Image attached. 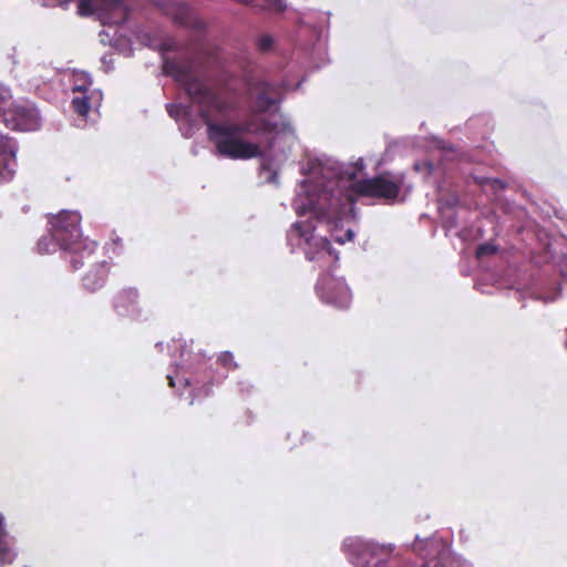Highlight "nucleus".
I'll return each instance as SVG.
<instances>
[{
	"mask_svg": "<svg viewBox=\"0 0 567 567\" xmlns=\"http://www.w3.org/2000/svg\"><path fill=\"white\" fill-rule=\"evenodd\" d=\"M346 206L347 200L340 190L334 193L323 189L319 192L316 199L308 197L307 204L298 206L296 210L298 215L311 212L319 221L336 225L344 215Z\"/></svg>",
	"mask_w": 567,
	"mask_h": 567,
	"instance_id": "3",
	"label": "nucleus"
},
{
	"mask_svg": "<svg viewBox=\"0 0 567 567\" xmlns=\"http://www.w3.org/2000/svg\"><path fill=\"white\" fill-rule=\"evenodd\" d=\"M496 251H497L496 246L486 243V244L480 245L476 248L475 255H476V258L481 259L485 256L494 255V254H496Z\"/></svg>",
	"mask_w": 567,
	"mask_h": 567,
	"instance_id": "17",
	"label": "nucleus"
},
{
	"mask_svg": "<svg viewBox=\"0 0 567 567\" xmlns=\"http://www.w3.org/2000/svg\"><path fill=\"white\" fill-rule=\"evenodd\" d=\"M164 74L172 76L199 107V116L206 125L208 140L216 155L230 159H250L262 155L257 143L244 138L246 135L293 134L290 121L278 113L284 100L279 83L267 80L251 81L247 89L248 113L243 121H217L226 117L239 106L238 94L228 85L212 87L194 73L192 59L164 58Z\"/></svg>",
	"mask_w": 567,
	"mask_h": 567,
	"instance_id": "1",
	"label": "nucleus"
},
{
	"mask_svg": "<svg viewBox=\"0 0 567 567\" xmlns=\"http://www.w3.org/2000/svg\"><path fill=\"white\" fill-rule=\"evenodd\" d=\"M217 362L227 370H235L238 367L234 360L233 353L229 351L221 352L217 359Z\"/></svg>",
	"mask_w": 567,
	"mask_h": 567,
	"instance_id": "16",
	"label": "nucleus"
},
{
	"mask_svg": "<svg viewBox=\"0 0 567 567\" xmlns=\"http://www.w3.org/2000/svg\"><path fill=\"white\" fill-rule=\"evenodd\" d=\"M3 121L7 127L16 131H37L41 125V117L35 105L27 100L12 102L3 111Z\"/></svg>",
	"mask_w": 567,
	"mask_h": 567,
	"instance_id": "8",
	"label": "nucleus"
},
{
	"mask_svg": "<svg viewBox=\"0 0 567 567\" xmlns=\"http://www.w3.org/2000/svg\"><path fill=\"white\" fill-rule=\"evenodd\" d=\"M79 81H82L81 83H75L72 91L73 93H79V94H83V93H87L90 86H91V81L87 80V79H79Z\"/></svg>",
	"mask_w": 567,
	"mask_h": 567,
	"instance_id": "18",
	"label": "nucleus"
},
{
	"mask_svg": "<svg viewBox=\"0 0 567 567\" xmlns=\"http://www.w3.org/2000/svg\"><path fill=\"white\" fill-rule=\"evenodd\" d=\"M343 548L351 563L357 567H385L392 553L391 547L360 539H348Z\"/></svg>",
	"mask_w": 567,
	"mask_h": 567,
	"instance_id": "5",
	"label": "nucleus"
},
{
	"mask_svg": "<svg viewBox=\"0 0 567 567\" xmlns=\"http://www.w3.org/2000/svg\"><path fill=\"white\" fill-rule=\"evenodd\" d=\"M316 226L311 219L297 221L292 225L291 231L305 239V255L308 260L322 261V265H330L338 261V251L333 250L327 237L315 234Z\"/></svg>",
	"mask_w": 567,
	"mask_h": 567,
	"instance_id": "4",
	"label": "nucleus"
},
{
	"mask_svg": "<svg viewBox=\"0 0 567 567\" xmlns=\"http://www.w3.org/2000/svg\"><path fill=\"white\" fill-rule=\"evenodd\" d=\"M163 47H164L165 50H169V51L174 50V48L172 45H168L166 43Z\"/></svg>",
	"mask_w": 567,
	"mask_h": 567,
	"instance_id": "23",
	"label": "nucleus"
},
{
	"mask_svg": "<svg viewBox=\"0 0 567 567\" xmlns=\"http://www.w3.org/2000/svg\"><path fill=\"white\" fill-rule=\"evenodd\" d=\"M113 241H114V244H116V245H117V244L121 241V239H120V238H116V239H113Z\"/></svg>",
	"mask_w": 567,
	"mask_h": 567,
	"instance_id": "24",
	"label": "nucleus"
},
{
	"mask_svg": "<svg viewBox=\"0 0 567 567\" xmlns=\"http://www.w3.org/2000/svg\"><path fill=\"white\" fill-rule=\"evenodd\" d=\"M402 179L393 177L390 173H383L371 178L357 181L352 185L353 192L362 197L395 200L401 192Z\"/></svg>",
	"mask_w": 567,
	"mask_h": 567,
	"instance_id": "6",
	"label": "nucleus"
},
{
	"mask_svg": "<svg viewBox=\"0 0 567 567\" xmlns=\"http://www.w3.org/2000/svg\"><path fill=\"white\" fill-rule=\"evenodd\" d=\"M274 47V38L270 34H261L256 39V48L261 53L271 51Z\"/></svg>",
	"mask_w": 567,
	"mask_h": 567,
	"instance_id": "15",
	"label": "nucleus"
},
{
	"mask_svg": "<svg viewBox=\"0 0 567 567\" xmlns=\"http://www.w3.org/2000/svg\"><path fill=\"white\" fill-rule=\"evenodd\" d=\"M78 13L89 17L99 13L103 24H121L128 17L124 0H80Z\"/></svg>",
	"mask_w": 567,
	"mask_h": 567,
	"instance_id": "7",
	"label": "nucleus"
},
{
	"mask_svg": "<svg viewBox=\"0 0 567 567\" xmlns=\"http://www.w3.org/2000/svg\"><path fill=\"white\" fill-rule=\"evenodd\" d=\"M112 308L121 317L135 320L141 316L140 293L136 288H124L112 298Z\"/></svg>",
	"mask_w": 567,
	"mask_h": 567,
	"instance_id": "11",
	"label": "nucleus"
},
{
	"mask_svg": "<svg viewBox=\"0 0 567 567\" xmlns=\"http://www.w3.org/2000/svg\"><path fill=\"white\" fill-rule=\"evenodd\" d=\"M354 238V233L351 230V229H348L346 233H344V236L342 237H339V236H334L333 239L339 243V244H344L347 241H352Z\"/></svg>",
	"mask_w": 567,
	"mask_h": 567,
	"instance_id": "20",
	"label": "nucleus"
},
{
	"mask_svg": "<svg viewBox=\"0 0 567 567\" xmlns=\"http://www.w3.org/2000/svg\"><path fill=\"white\" fill-rule=\"evenodd\" d=\"M81 217L76 212H61L49 219L50 234L56 245L64 251H70V264L73 270L83 266L79 257L89 258L96 248L95 243L81 240Z\"/></svg>",
	"mask_w": 567,
	"mask_h": 567,
	"instance_id": "2",
	"label": "nucleus"
},
{
	"mask_svg": "<svg viewBox=\"0 0 567 567\" xmlns=\"http://www.w3.org/2000/svg\"><path fill=\"white\" fill-rule=\"evenodd\" d=\"M91 99L92 96H89L87 93L74 96L72 100V106L74 112L81 116H86L91 110Z\"/></svg>",
	"mask_w": 567,
	"mask_h": 567,
	"instance_id": "14",
	"label": "nucleus"
},
{
	"mask_svg": "<svg viewBox=\"0 0 567 567\" xmlns=\"http://www.w3.org/2000/svg\"><path fill=\"white\" fill-rule=\"evenodd\" d=\"M157 6L165 14L171 17L175 24L193 30H203L205 23L195 16L193 10L184 2L175 0H158Z\"/></svg>",
	"mask_w": 567,
	"mask_h": 567,
	"instance_id": "10",
	"label": "nucleus"
},
{
	"mask_svg": "<svg viewBox=\"0 0 567 567\" xmlns=\"http://www.w3.org/2000/svg\"><path fill=\"white\" fill-rule=\"evenodd\" d=\"M492 187L494 189H503V188H505V183L501 179L495 178V179H492Z\"/></svg>",
	"mask_w": 567,
	"mask_h": 567,
	"instance_id": "21",
	"label": "nucleus"
},
{
	"mask_svg": "<svg viewBox=\"0 0 567 567\" xmlns=\"http://www.w3.org/2000/svg\"><path fill=\"white\" fill-rule=\"evenodd\" d=\"M167 379H168L169 386L175 388V382H174L173 377L168 375Z\"/></svg>",
	"mask_w": 567,
	"mask_h": 567,
	"instance_id": "22",
	"label": "nucleus"
},
{
	"mask_svg": "<svg viewBox=\"0 0 567 567\" xmlns=\"http://www.w3.org/2000/svg\"><path fill=\"white\" fill-rule=\"evenodd\" d=\"M42 245H43V241H42V240H40V241H39V248H40V249H42Z\"/></svg>",
	"mask_w": 567,
	"mask_h": 567,
	"instance_id": "25",
	"label": "nucleus"
},
{
	"mask_svg": "<svg viewBox=\"0 0 567 567\" xmlns=\"http://www.w3.org/2000/svg\"><path fill=\"white\" fill-rule=\"evenodd\" d=\"M110 267L106 261L95 264L83 277L82 285L89 292L103 288L109 277Z\"/></svg>",
	"mask_w": 567,
	"mask_h": 567,
	"instance_id": "13",
	"label": "nucleus"
},
{
	"mask_svg": "<svg viewBox=\"0 0 567 567\" xmlns=\"http://www.w3.org/2000/svg\"><path fill=\"white\" fill-rule=\"evenodd\" d=\"M316 291L320 300L338 309H347L351 303V291L344 279L337 278L330 274L319 277Z\"/></svg>",
	"mask_w": 567,
	"mask_h": 567,
	"instance_id": "9",
	"label": "nucleus"
},
{
	"mask_svg": "<svg viewBox=\"0 0 567 567\" xmlns=\"http://www.w3.org/2000/svg\"><path fill=\"white\" fill-rule=\"evenodd\" d=\"M166 110L173 118H178L182 113H185V107L179 104H167Z\"/></svg>",
	"mask_w": 567,
	"mask_h": 567,
	"instance_id": "19",
	"label": "nucleus"
},
{
	"mask_svg": "<svg viewBox=\"0 0 567 567\" xmlns=\"http://www.w3.org/2000/svg\"><path fill=\"white\" fill-rule=\"evenodd\" d=\"M17 144L8 136L0 134V183L12 178L17 167Z\"/></svg>",
	"mask_w": 567,
	"mask_h": 567,
	"instance_id": "12",
	"label": "nucleus"
}]
</instances>
